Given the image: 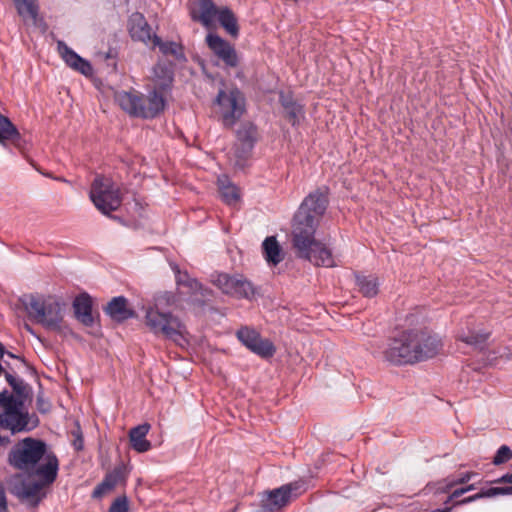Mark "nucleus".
<instances>
[{"mask_svg":"<svg viewBox=\"0 0 512 512\" xmlns=\"http://www.w3.org/2000/svg\"><path fill=\"white\" fill-rule=\"evenodd\" d=\"M5 379L12 387L13 391L19 396L18 398L25 395V386L22 380H17L12 374L8 372L5 373Z\"/></svg>","mask_w":512,"mask_h":512,"instance_id":"nucleus-37","label":"nucleus"},{"mask_svg":"<svg viewBox=\"0 0 512 512\" xmlns=\"http://www.w3.org/2000/svg\"><path fill=\"white\" fill-rule=\"evenodd\" d=\"M57 50L65 63L73 70L83 74L84 76H91L93 74V67L91 63L78 55L68 45L59 40L57 42Z\"/></svg>","mask_w":512,"mask_h":512,"instance_id":"nucleus-16","label":"nucleus"},{"mask_svg":"<svg viewBox=\"0 0 512 512\" xmlns=\"http://www.w3.org/2000/svg\"><path fill=\"white\" fill-rule=\"evenodd\" d=\"M163 92L154 88L145 98L138 92L120 91L115 94V100L125 112L133 117L152 119L165 108Z\"/></svg>","mask_w":512,"mask_h":512,"instance_id":"nucleus-6","label":"nucleus"},{"mask_svg":"<svg viewBox=\"0 0 512 512\" xmlns=\"http://www.w3.org/2000/svg\"><path fill=\"white\" fill-rule=\"evenodd\" d=\"M90 199L104 215H110L122 203L119 189L114 187L111 179L101 175H97L92 182Z\"/></svg>","mask_w":512,"mask_h":512,"instance_id":"nucleus-10","label":"nucleus"},{"mask_svg":"<svg viewBox=\"0 0 512 512\" xmlns=\"http://www.w3.org/2000/svg\"><path fill=\"white\" fill-rule=\"evenodd\" d=\"M442 338L427 327L406 328L388 338L384 359L392 365L404 366L436 357L443 349Z\"/></svg>","mask_w":512,"mask_h":512,"instance_id":"nucleus-2","label":"nucleus"},{"mask_svg":"<svg viewBox=\"0 0 512 512\" xmlns=\"http://www.w3.org/2000/svg\"><path fill=\"white\" fill-rule=\"evenodd\" d=\"M58 470V459H50L42 469L36 471V474L31 475L36 476L38 480L22 481L16 486V496L31 507H37L46 496L42 491L43 488L49 487L55 482L58 476Z\"/></svg>","mask_w":512,"mask_h":512,"instance_id":"nucleus-7","label":"nucleus"},{"mask_svg":"<svg viewBox=\"0 0 512 512\" xmlns=\"http://www.w3.org/2000/svg\"><path fill=\"white\" fill-rule=\"evenodd\" d=\"M494 483H509L512 484V472L506 473L502 475L500 478L496 479Z\"/></svg>","mask_w":512,"mask_h":512,"instance_id":"nucleus-43","label":"nucleus"},{"mask_svg":"<svg viewBox=\"0 0 512 512\" xmlns=\"http://www.w3.org/2000/svg\"><path fill=\"white\" fill-rule=\"evenodd\" d=\"M216 285L223 293L235 298L251 299L255 295L253 284L242 276L220 274L216 280Z\"/></svg>","mask_w":512,"mask_h":512,"instance_id":"nucleus-12","label":"nucleus"},{"mask_svg":"<svg viewBox=\"0 0 512 512\" xmlns=\"http://www.w3.org/2000/svg\"><path fill=\"white\" fill-rule=\"evenodd\" d=\"M356 285L364 297L372 298L378 294L379 283L374 276L356 275Z\"/></svg>","mask_w":512,"mask_h":512,"instance_id":"nucleus-31","label":"nucleus"},{"mask_svg":"<svg viewBox=\"0 0 512 512\" xmlns=\"http://www.w3.org/2000/svg\"><path fill=\"white\" fill-rule=\"evenodd\" d=\"M73 446L76 451H81L83 449L84 440H83L82 434L80 432L76 435V438L73 441Z\"/></svg>","mask_w":512,"mask_h":512,"instance_id":"nucleus-41","label":"nucleus"},{"mask_svg":"<svg viewBox=\"0 0 512 512\" xmlns=\"http://www.w3.org/2000/svg\"><path fill=\"white\" fill-rule=\"evenodd\" d=\"M183 279V281H186L185 273L183 275H180Z\"/></svg>","mask_w":512,"mask_h":512,"instance_id":"nucleus-49","label":"nucleus"},{"mask_svg":"<svg viewBox=\"0 0 512 512\" xmlns=\"http://www.w3.org/2000/svg\"><path fill=\"white\" fill-rule=\"evenodd\" d=\"M24 402L7 390L0 392V428L9 430L12 435L30 432L39 425L38 416L23 411Z\"/></svg>","mask_w":512,"mask_h":512,"instance_id":"nucleus-5","label":"nucleus"},{"mask_svg":"<svg viewBox=\"0 0 512 512\" xmlns=\"http://www.w3.org/2000/svg\"><path fill=\"white\" fill-rule=\"evenodd\" d=\"M328 194L329 188L322 186L303 199L293 217L292 244L299 258L317 266L334 267L331 251L315 239L316 229L329 204Z\"/></svg>","mask_w":512,"mask_h":512,"instance_id":"nucleus-1","label":"nucleus"},{"mask_svg":"<svg viewBox=\"0 0 512 512\" xmlns=\"http://www.w3.org/2000/svg\"><path fill=\"white\" fill-rule=\"evenodd\" d=\"M124 478L123 468L116 467L105 475L104 479L94 488L92 497L100 499L107 492L115 488V486Z\"/></svg>","mask_w":512,"mask_h":512,"instance_id":"nucleus-24","label":"nucleus"},{"mask_svg":"<svg viewBox=\"0 0 512 512\" xmlns=\"http://www.w3.org/2000/svg\"><path fill=\"white\" fill-rule=\"evenodd\" d=\"M5 354H6L7 356H9L10 358H18V357H17V356H15L12 352H9V351H6V350H5Z\"/></svg>","mask_w":512,"mask_h":512,"instance_id":"nucleus-48","label":"nucleus"},{"mask_svg":"<svg viewBox=\"0 0 512 512\" xmlns=\"http://www.w3.org/2000/svg\"><path fill=\"white\" fill-rule=\"evenodd\" d=\"M50 459L58 458L45 441L33 437L19 440L8 453L9 464L27 475L36 474Z\"/></svg>","mask_w":512,"mask_h":512,"instance_id":"nucleus-3","label":"nucleus"},{"mask_svg":"<svg viewBox=\"0 0 512 512\" xmlns=\"http://www.w3.org/2000/svg\"><path fill=\"white\" fill-rule=\"evenodd\" d=\"M498 495H512V486L491 487L478 492V497L490 498Z\"/></svg>","mask_w":512,"mask_h":512,"instance_id":"nucleus-35","label":"nucleus"},{"mask_svg":"<svg viewBox=\"0 0 512 512\" xmlns=\"http://www.w3.org/2000/svg\"><path fill=\"white\" fill-rule=\"evenodd\" d=\"M36 407L39 412L46 413L50 410L51 405L50 403L44 399L43 395H38L36 399Z\"/></svg>","mask_w":512,"mask_h":512,"instance_id":"nucleus-39","label":"nucleus"},{"mask_svg":"<svg viewBox=\"0 0 512 512\" xmlns=\"http://www.w3.org/2000/svg\"><path fill=\"white\" fill-rule=\"evenodd\" d=\"M216 17L219 24L225 29V31L233 38L239 35L238 21L233 11L228 7H220L217 10Z\"/></svg>","mask_w":512,"mask_h":512,"instance_id":"nucleus-26","label":"nucleus"},{"mask_svg":"<svg viewBox=\"0 0 512 512\" xmlns=\"http://www.w3.org/2000/svg\"><path fill=\"white\" fill-rule=\"evenodd\" d=\"M146 325L155 334H163L165 338L181 345L186 341V326L182 321L171 313L160 312L157 308H150L145 316Z\"/></svg>","mask_w":512,"mask_h":512,"instance_id":"nucleus-9","label":"nucleus"},{"mask_svg":"<svg viewBox=\"0 0 512 512\" xmlns=\"http://www.w3.org/2000/svg\"><path fill=\"white\" fill-rule=\"evenodd\" d=\"M214 103L225 128H233L246 112V97L236 86L219 89Z\"/></svg>","mask_w":512,"mask_h":512,"instance_id":"nucleus-8","label":"nucleus"},{"mask_svg":"<svg viewBox=\"0 0 512 512\" xmlns=\"http://www.w3.org/2000/svg\"><path fill=\"white\" fill-rule=\"evenodd\" d=\"M431 512H451V508L449 507H446V508H443V509H435Z\"/></svg>","mask_w":512,"mask_h":512,"instance_id":"nucleus-47","label":"nucleus"},{"mask_svg":"<svg viewBox=\"0 0 512 512\" xmlns=\"http://www.w3.org/2000/svg\"><path fill=\"white\" fill-rule=\"evenodd\" d=\"M11 142L16 148H24L26 142L11 120L0 113V143Z\"/></svg>","mask_w":512,"mask_h":512,"instance_id":"nucleus-22","label":"nucleus"},{"mask_svg":"<svg viewBox=\"0 0 512 512\" xmlns=\"http://www.w3.org/2000/svg\"><path fill=\"white\" fill-rule=\"evenodd\" d=\"M463 494H465V490L463 489V487H461V488H457V489H455V490L450 494V496L448 497L447 502H449V501H451V500H454V499H457V498H459L460 496H462Z\"/></svg>","mask_w":512,"mask_h":512,"instance_id":"nucleus-44","label":"nucleus"},{"mask_svg":"<svg viewBox=\"0 0 512 512\" xmlns=\"http://www.w3.org/2000/svg\"><path fill=\"white\" fill-rule=\"evenodd\" d=\"M237 140L240 148H236V155L239 158L246 159L252 152L258 138V129L252 122L242 123L236 131Z\"/></svg>","mask_w":512,"mask_h":512,"instance_id":"nucleus-15","label":"nucleus"},{"mask_svg":"<svg viewBox=\"0 0 512 512\" xmlns=\"http://www.w3.org/2000/svg\"><path fill=\"white\" fill-rule=\"evenodd\" d=\"M129 503L126 496L117 497L109 507L108 512H128Z\"/></svg>","mask_w":512,"mask_h":512,"instance_id":"nucleus-38","label":"nucleus"},{"mask_svg":"<svg viewBox=\"0 0 512 512\" xmlns=\"http://www.w3.org/2000/svg\"><path fill=\"white\" fill-rule=\"evenodd\" d=\"M156 87L161 91L170 89L174 80V71L171 65L158 63L153 68Z\"/></svg>","mask_w":512,"mask_h":512,"instance_id":"nucleus-25","label":"nucleus"},{"mask_svg":"<svg viewBox=\"0 0 512 512\" xmlns=\"http://www.w3.org/2000/svg\"><path fill=\"white\" fill-rule=\"evenodd\" d=\"M489 335V332L477 331L468 327L467 331H459L457 339L474 347L475 349L482 350L486 345Z\"/></svg>","mask_w":512,"mask_h":512,"instance_id":"nucleus-27","label":"nucleus"},{"mask_svg":"<svg viewBox=\"0 0 512 512\" xmlns=\"http://www.w3.org/2000/svg\"><path fill=\"white\" fill-rule=\"evenodd\" d=\"M20 301L34 323L47 330L61 331L63 324V303L54 296L24 294Z\"/></svg>","mask_w":512,"mask_h":512,"instance_id":"nucleus-4","label":"nucleus"},{"mask_svg":"<svg viewBox=\"0 0 512 512\" xmlns=\"http://www.w3.org/2000/svg\"><path fill=\"white\" fill-rule=\"evenodd\" d=\"M26 328L29 332H32V329L28 325L26 326Z\"/></svg>","mask_w":512,"mask_h":512,"instance_id":"nucleus-50","label":"nucleus"},{"mask_svg":"<svg viewBox=\"0 0 512 512\" xmlns=\"http://www.w3.org/2000/svg\"><path fill=\"white\" fill-rule=\"evenodd\" d=\"M219 192L222 200L228 205H235L240 199L239 188L230 183L228 178L218 180Z\"/></svg>","mask_w":512,"mask_h":512,"instance_id":"nucleus-30","label":"nucleus"},{"mask_svg":"<svg viewBox=\"0 0 512 512\" xmlns=\"http://www.w3.org/2000/svg\"><path fill=\"white\" fill-rule=\"evenodd\" d=\"M279 102L286 112L288 121L292 126H297L301 118L304 117V108L297 103L292 94L281 92L279 94Z\"/></svg>","mask_w":512,"mask_h":512,"instance_id":"nucleus-23","label":"nucleus"},{"mask_svg":"<svg viewBox=\"0 0 512 512\" xmlns=\"http://www.w3.org/2000/svg\"><path fill=\"white\" fill-rule=\"evenodd\" d=\"M104 312L118 323L135 317V311L128 307V301L124 296L112 298L104 308Z\"/></svg>","mask_w":512,"mask_h":512,"instance_id":"nucleus-20","label":"nucleus"},{"mask_svg":"<svg viewBox=\"0 0 512 512\" xmlns=\"http://www.w3.org/2000/svg\"><path fill=\"white\" fill-rule=\"evenodd\" d=\"M128 31L133 40L141 41L148 44H153V35L151 27L146 21L143 14L136 12L133 13L128 20Z\"/></svg>","mask_w":512,"mask_h":512,"instance_id":"nucleus-18","label":"nucleus"},{"mask_svg":"<svg viewBox=\"0 0 512 512\" xmlns=\"http://www.w3.org/2000/svg\"><path fill=\"white\" fill-rule=\"evenodd\" d=\"M463 489L465 490V493H466V492L474 490L475 489V485L474 484H470V485H467V486L463 487Z\"/></svg>","mask_w":512,"mask_h":512,"instance_id":"nucleus-46","label":"nucleus"},{"mask_svg":"<svg viewBox=\"0 0 512 512\" xmlns=\"http://www.w3.org/2000/svg\"><path fill=\"white\" fill-rule=\"evenodd\" d=\"M150 429L151 425L145 422L129 430V442L134 451L138 453H145L152 448L151 442L147 439V434Z\"/></svg>","mask_w":512,"mask_h":512,"instance_id":"nucleus-21","label":"nucleus"},{"mask_svg":"<svg viewBox=\"0 0 512 512\" xmlns=\"http://www.w3.org/2000/svg\"><path fill=\"white\" fill-rule=\"evenodd\" d=\"M512 459V450L507 445H502L493 457L492 463L496 466L507 463Z\"/></svg>","mask_w":512,"mask_h":512,"instance_id":"nucleus-36","label":"nucleus"},{"mask_svg":"<svg viewBox=\"0 0 512 512\" xmlns=\"http://www.w3.org/2000/svg\"><path fill=\"white\" fill-rule=\"evenodd\" d=\"M11 443V440L8 436H1L0 435V447H7Z\"/></svg>","mask_w":512,"mask_h":512,"instance_id":"nucleus-45","label":"nucleus"},{"mask_svg":"<svg viewBox=\"0 0 512 512\" xmlns=\"http://www.w3.org/2000/svg\"><path fill=\"white\" fill-rule=\"evenodd\" d=\"M185 277L186 281H183L182 277L178 276L177 284L189 288L192 294H200L204 298L212 294L210 289L204 288L202 284L195 278H191L187 273H185Z\"/></svg>","mask_w":512,"mask_h":512,"instance_id":"nucleus-34","label":"nucleus"},{"mask_svg":"<svg viewBox=\"0 0 512 512\" xmlns=\"http://www.w3.org/2000/svg\"><path fill=\"white\" fill-rule=\"evenodd\" d=\"M218 9L213 0H196L190 5L189 13L194 22H199L205 27H210L216 17Z\"/></svg>","mask_w":512,"mask_h":512,"instance_id":"nucleus-17","label":"nucleus"},{"mask_svg":"<svg viewBox=\"0 0 512 512\" xmlns=\"http://www.w3.org/2000/svg\"><path fill=\"white\" fill-rule=\"evenodd\" d=\"M92 307V298L86 292L80 293L73 300L75 318L86 327L93 326L95 322L92 314Z\"/></svg>","mask_w":512,"mask_h":512,"instance_id":"nucleus-19","label":"nucleus"},{"mask_svg":"<svg viewBox=\"0 0 512 512\" xmlns=\"http://www.w3.org/2000/svg\"><path fill=\"white\" fill-rule=\"evenodd\" d=\"M263 255L269 264L277 265L283 260L282 249L274 236L267 237L262 243Z\"/></svg>","mask_w":512,"mask_h":512,"instance_id":"nucleus-29","label":"nucleus"},{"mask_svg":"<svg viewBox=\"0 0 512 512\" xmlns=\"http://www.w3.org/2000/svg\"><path fill=\"white\" fill-rule=\"evenodd\" d=\"M205 41L208 48L226 67L236 68L239 65L237 51L230 42L214 33H209Z\"/></svg>","mask_w":512,"mask_h":512,"instance_id":"nucleus-13","label":"nucleus"},{"mask_svg":"<svg viewBox=\"0 0 512 512\" xmlns=\"http://www.w3.org/2000/svg\"><path fill=\"white\" fill-rule=\"evenodd\" d=\"M18 14L24 20L31 19L36 21L38 16V5L36 0H14Z\"/></svg>","mask_w":512,"mask_h":512,"instance_id":"nucleus-33","label":"nucleus"},{"mask_svg":"<svg viewBox=\"0 0 512 512\" xmlns=\"http://www.w3.org/2000/svg\"><path fill=\"white\" fill-rule=\"evenodd\" d=\"M0 512H8L6 491L3 483L0 481Z\"/></svg>","mask_w":512,"mask_h":512,"instance_id":"nucleus-40","label":"nucleus"},{"mask_svg":"<svg viewBox=\"0 0 512 512\" xmlns=\"http://www.w3.org/2000/svg\"><path fill=\"white\" fill-rule=\"evenodd\" d=\"M476 475H477V473H475V472H464V473H460L457 476H455V475L448 476L442 482L439 483L441 486L438 487V491H440L442 493H447L456 485L465 484Z\"/></svg>","mask_w":512,"mask_h":512,"instance_id":"nucleus-32","label":"nucleus"},{"mask_svg":"<svg viewBox=\"0 0 512 512\" xmlns=\"http://www.w3.org/2000/svg\"><path fill=\"white\" fill-rule=\"evenodd\" d=\"M237 339L251 352L262 357L270 358L276 348L269 339H263L258 331L249 326H242L236 332Z\"/></svg>","mask_w":512,"mask_h":512,"instance_id":"nucleus-11","label":"nucleus"},{"mask_svg":"<svg viewBox=\"0 0 512 512\" xmlns=\"http://www.w3.org/2000/svg\"><path fill=\"white\" fill-rule=\"evenodd\" d=\"M299 484L289 483L273 489L262 499L263 507L269 512H275L285 507L291 500L292 493L299 489Z\"/></svg>","mask_w":512,"mask_h":512,"instance_id":"nucleus-14","label":"nucleus"},{"mask_svg":"<svg viewBox=\"0 0 512 512\" xmlns=\"http://www.w3.org/2000/svg\"><path fill=\"white\" fill-rule=\"evenodd\" d=\"M478 499H481L480 497H478V493L472 495V496H469V497H466L460 501H457L456 502V505H465V504H468V503H471V502H474Z\"/></svg>","mask_w":512,"mask_h":512,"instance_id":"nucleus-42","label":"nucleus"},{"mask_svg":"<svg viewBox=\"0 0 512 512\" xmlns=\"http://www.w3.org/2000/svg\"><path fill=\"white\" fill-rule=\"evenodd\" d=\"M153 47H158L164 55H171L178 61H186L184 48L181 44L174 41L163 42L156 34L153 35Z\"/></svg>","mask_w":512,"mask_h":512,"instance_id":"nucleus-28","label":"nucleus"}]
</instances>
